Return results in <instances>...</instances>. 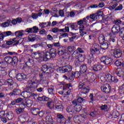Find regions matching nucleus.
Here are the masks:
<instances>
[{
  "label": "nucleus",
  "instance_id": "f257e3e1",
  "mask_svg": "<svg viewBox=\"0 0 124 124\" xmlns=\"http://www.w3.org/2000/svg\"><path fill=\"white\" fill-rule=\"evenodd\" d=\"M37 83L31 80H29L27 82L26 86V91L21 93L22 95L24 98H29V97H33L35 94L32 93L35 92V89L37 88Z\"/></svg>",
  "mask_w": 124,
  "mask_h": 124
},
{
  "label": "nucleus",
  "instance_id": "f03ea898",
  "mask_svg": "<svg viewBox=\"0 0 124 124\" xmlns=\"http://www.w3.org/2000/svg\"><path fill=\"white\" fill-rule=\"evenodd\" d=\"M121 31V27L119 25H114L111 29V31L113 34L110 36L109 43L111 45H115L117 42V37L116 35L119 33Z\"/></svg>",
  "mask_w": 124,
  "mask_h": 124
},
{
  "label": "nucleus",
  "instance_id": "7ed1b4c3",
  "mask_svg": "<svg viewBox=\"0 0 124 124\" xmlns=\"http://www.w3.org/2000/svg\"><path fill=\"white\" fill-rule=\"evenodd\" d=\"M58 71H60L61 73H70L72 71V66L70 65L59 67L57 69Z\"/></svg>",
  "mask_w": 124,
  "mask_h": 124
},
{
  "label": "nucleus",
  "instance_id": "20e7f679",
  "mask_svg": "<svg viewBox=\"0 0 124 124\" xmlns=\"http://www.w3.org/2000/svg\"><path fill=\"white\" fill-rule=\"evenodd\" d=\"M78 89L80 91L81 93L86 94L90 92L89 86H85V84L83 83H80L78 85Z\"/></svg>",
  "mask_w": 124,
  "mask_h": 124
},
{
  "label": "nucleus",
  "instance_id": "39448f33",
  "mask_svg": "<svg viewBox=\"0 0 124 124\" xmlns=\"http://www.w3.org/2000/svg\"><path fill=\"white\" fill-rule=\"evenodd\" d=\"M91 53L92 54H96L99 55L100 51H99V46L96 43L94 44L92 46V48L91 49Z\"/></svg>",
  "mask_w": 124,
  "mask_h": 124
},
{
  "label": "nucleus",
  "instance_id": "423d86ee",
  "mask_svg": "<svg viewBox=\"0 0 124 124\" xmlns=\"http://www.w3.org/2000/svg\"><path fill=\"white\" fill-rule=\"evenodd\" d=\"M101 62L106 65H109L112 63V59L107 56H102L100 59Z\"/></svg>",
  "mask_w": 124,
  "mask_h": 124
},
{
  "label": "nucleus",
  "instance_id": "0eeeda50",
  "mask_svg": "<svg viewBox=\"0 0 124 124\" xmlns=\"http://www.w3.org/2000/svg\"><path fill=\"white\" fill-rule=\"evenodd\" d=\"M101 90L106 93H109L111 92V86L108 84L105 83L101 87Z\"/></svg>",
  "mask_w": 124,
  "mask_h": 124
},
{
  "label": "nucleus",
  "instance_id": "6e6552de",
  "mask_svg": "<svg viewBox=\"0 0 124 124\" xmlns=\"http://www.w3.org/2000/svg\"><path fill=\"white\" fill-rule=\"evenodd\" d=\"M102 14H103L102 12L92 14L90 15V18L93 21H97L99 19V18L102 17Z\"/></svg>",
  "mask_w": 124,
  "mask_h": 124
},
{
  "label": "nucleus",
  "instance_id": "1a4fd4ad",
  "mask_svg": "<svg viewBox=\"0 0 124 124\" xmlns=\"http://www.w3.org/2000/svg\"><path fill=\"white\" fill-rule=\"evenodd\" d=\"M72 103L74 105V108L76 112H78H78L82 110V106L79 104H77L76 100L72 101Z\"/></svg>",
  "mask_w": 124,
  "mask_h": 124
},
{
  "label": "nucleus",
  "instance_id": "9d476101",
  "mask_svg": "<svg viewBox=\"0 0 124 124\" xmlns=\"http://www.w3.org/2000/svg\"><path fill=\"white\" fill-rule=\"evenodd\" d=\"M106 80L109 83H112V82H115L117 83L118 80L117 78H115V77L111 76V75H107L105 77Z\"/></svg>",
  "mask_w": 124,
  "mask_h": 124
},
{
  "label": "nucleus",
  "instance_id": "9b49d317",
  "mask_svg": "<svg viewBox=\"0 0 124 124\" xmlns=\"http://www.w3.org/2000/svg\"><path fill=\"white\" fill-rule=\"evenodd\" d=\"M20 123L22 124H26L29 122V115L27 114H23L19 117Z\"/></svg>",
  "mask_w": 124,
  "mask_h": 124
},
{
  "label": "nucleus",
  "instance_id": "f8f14e48",
  "mask_svg": "<svg viewBox=\"0 0 124 124\" xmlns=\"http://www.w3.org/2000/svg\"><path fill=\"white\" fill-rule=\"evenodd\" d=\"M33 64H34V62L33 60H31L30 59H28V61L26 62V65H27V67L25 68V66H23L24 69H30V68H31L32 66H33Z\"/></svg>",
  "mask_w": 124,
  "mask_h": 124
},
{
  "label": "nucleus",
  "instance_id": "ddd939ff",
  "mask_svg": "<svg viewBox=\"0 0 124 124\" xmlns=\"http://www.w3.org/2000/svg\"><path fill=\"white\" fill-rule=\"evenodd\" d=\"M114 72L119 76V77H124V70L121 68H117L114 70Z\"/></svg>",
  "mask_w": 124,
  "mask_h": 124
},
{
  "label": "nucleus",
  "instance_id": "4468645a",
  "mask_svg": "<svg viewBox=\"0 0 124 124\" xmlns=\"http://www.w3.org/2000/svg\"><path fill=\"white\" fill-rule=\"evenodd\" d=\"M122 54L123 51H122V50L120 49H115L113 52V56L114 58H116L117 59L121 58Z\"/></svg>",
  "mask_w": 124,
  "mask_h": 124
},
{
  "label": "nucleus",
  "instance_id": "2eb2a0df",
  "mask_svg": "<svg viewBox=\"0 0 124 124\" xmlns=\"http://www.w3.org/2000/svg\"><path fill=\"white\" fill-rule=\"evenodd\" d=\"M9 95H20L21 94V90L17 89H15L12 93H9Z\"/></svg>",
  "mask_w": 124,
  "mask_h": 124
},
{
  "label": "nucleus",
  "instance_id": "dca6fc26",
  "mask_svg": "<svg viewBox=\"0 0 124 124\" xmlns=\"http://www.w3.org/2000/svg\"><path fill=\"white\" fill-rule=\"evenodd\" d=\"M120 116V114H119V112L118 111L115 110L113 111L112 113H111L109 114L108 116L109 119H113V118H118Z\"/></svg>",
  "mask_w": 124,
  "mask_h": 124
},
{
  "label": "nucleus",
  "instance_id": "f3484780",
  "mask_svg": "<svg viewBox=\"0 0 124 124\" xmlns=\"http://www.w3.org/2000/svg\"><path fill=\"white\" fill-rule=\"evenodd\" d=\"M42 71L44 73H51L49 70V66L47 64H44L42 66Z\"/></svg>",
  "mask_w": 124,
  "mask_h": 124
},
{
  "label": "nucleus",
  "instance_id": "a211bd4d",
  "mask_svg": "<svg viewBox=\"0 0 124 124\" xmlns=\"http://www.w3.org/2000/svg\"><path fill=\"white\" fill-rule=\"evenodd\" d=\"M16 79L18 81H23V80L27 79V76L24 74H18L16 76Z\"/></svg>",
  "mask_w": 124,
  "mask_h": 124
},
{
  "label": "nucleus",
  "instance_id": "6ab92c4d",
  "mask_svg": "<svg viewBox=\"0 0 124 124\" xmlns=\"http://www.w3.org/2000/svg\"><path fill=\"white\" fill-rule=\"evenodd\" d=\"M49 53H50L51 58L54 59V58H56V56H57V49L54 48H52L50 49Z\"/></svg>",
  "mask_w": 124,
  "mask_h": 124
},
{
  "label": "nucleus",
  "instance_id": "aec40b11",
  "mask_svg": "<svg viewBox=\"0 0 124 124\" xmlns=\"http://www.w3.org/2000/svg\"><path fill=\"white\" fill-rule=\"evenodd\" d=\"M57 118V122L59 124H62V123L64 122V117H63V115L62 114H58Z\"/></svg>",
  "mask_w": 124,
  "mask_h": 124
},
{
  "label": "nucleus",
  "instance_id": "412c9836",
  "mask_svg": "<svg viewBox=\"0 0 124 124\" xmlns=\"http://www.w3.org/2000/svg\"><path fill=\"white\" fill-rule=\"evenodd\" d=\"M79 33L80 36H84V34H87V32L85 31V26L82 25V27H79Z\"/></svg>",
  "mask_w": 124,
  "mask_h": 124
},
{
  "label": "nucleus",
  "instance_id": "4be33fe9",
  "mask_svg": "<svg viewBox=\"0 0 124 124\" xmlns=\"http://www.w3.org/2000/svg\"><path fill=\"white\" fill-rule=\"evenodd\" d=\"M28 71H31L32 74H37V73H38V72L39 71V68H38V67L36 66L33 68H30V69L28 70Z\"/></svg>",
  "mask_w": 124,
  "mask_h": 124
},
{
  "label": "nucleus",
  "instance_id": "5701e85b",
  "mask_svg": "<svg viewBox=\"0 0 124 124\" xmlns=\"http://www.w3.org/2000/svg\"><path fill=\"white\" fill-rule=\"evenodd\" d=\"M11 22L13 25H17L18 23H20L22 22V18L21 17H17L13 19Z\"/></svg>",
  "mask_w": 124,
  "mask_h": 124
},
{
  "label": "nucleus",
  "instance_id": "b1692460",
  "mask_svg": "<svg viewBox=\"0 0 124 124\" xmlns=\"http://www.w3.org/2000/svg\"><path fill=\"white\" fill-rule=\"evenodd\" d=\"M87 67L86 64H82L80 67V73H86L87 72Z\"/></svg>",
  "mask_w": 124,
  "mask_h": 124
},
{
  "label": "nucleus",
  "instance_id": "393cba45",
  "mask_svg": "<svg viewBox=\"0 0 124 124\" xmlns=\"http://www.w3.org/2000/svg\"><path fill=\"white\" fill-rule=\"evenodd\" d=\"M78 25L80 26V27H82V26H85L87 24V19L86 18H84L83 20H80L77 22Z\"/></svg>",
  "mask_w": 124,
  "mask_h": 124
},
{
  "label": "nucleus",
  "instance_id": "a878e982",
  "mask_svg": "<svg viewBox=\"0 0 124 124\" xmlns=\"http://www.w3.org/2000/svg\"><path fill=\"white\" fill-rule=\"evenodd\" d=\"M102 65L101 64H98L97 65H94L93 67V70L94 71H99L102 69Z\"/></svg>",
  "mask_w": 124,
  "mask_h": 124
},
{
  "label": "nucleus",
  "instance_id": "bb28decb",
  "mask_svg": "<svg viewBox=\"0 0 124 124\" xmlns=\"http://www.w3.org/2000/svg\"><path fill=\"white\" fill-rule=\"evenodd\" d=\"M72 58L79 59L82 57V54H80L77 51H75L72 54Z\"/></svg>",
  "mask_w": 124,
  "mask_h": 124
},
{
  "label": "nucleus",
  "instance_id": "cd10ccee",
  "mask_svg": "<svg viewBox=\"0 0 124 124\" xmlns=\"http://www.w3.org/2000/svg\"><path fill=\"white\" fill-rule=\"evenodd\" d=\"M93 73H88L87 74H84L83 77H82V78H83L85 80H89L91 79V76H92Z\"/></svg>",
  "mask_w": 124,
  "mask_h": 124
},
{
  "label": "nucleus",
  "instance_id": "c85d7f7f",
  "mask_svg": "<svg viewBox=\"0 0 124 124\" xmlns=\"http://www.w3.org/2000/svg\"><path fill=\"white\" fill-rule=\"evenodd\" d=\"M13 117H14V113H13L12 111H10L7 113L6 118L8 119V120H12Z\"/></svg>",
  "mask_w": 124,
  "mask_h": 124
},
{
  "label": "nucleus",
  "instance_id": "c756f323",
  "mask_svg": "<svg viewBox=\"0 0 124 124\" xmlns=\"http://www.w3.org/2000/svg\"><path fill=\"white\" fill-rule=\"evenodd\" d=\"M25 105L27 107L30 108L31 107V106L33 104V101L31 100H27L25 102Z\"/></svg>",
  "mask_w": 124,
  "mask_h": 124
},
{
  "label": "nucleus",
  "instance_id": "7c9ffc66",
  "mask_svg": "<svg viewBox=\"0 0 124 124\" xmlns=\"http://www.w3.org/2000/svg\"><path fill=\"white\" fill-rule=\"evenodd\" d=\"M98 40L100 44L104 43L105 41V37H104L103 34H101L98 37Z\"/></svg>",
  "mask_w": 124,
  "mask_h": 124
},
{
  "label": "nucleus",
  "instance_id": "2f4dec72",
  "mask_svg": "<svg viewBox=\"0 0 124 124\" xmlns=\"http://www.w3.org/2000/svg\"><path fill=\"white\" fill-rule=\"evenodd\" d=\"M11 23V19H7V21L1 24L2 27L4 28H6V27H9V25Z\"/></svg>",
  "mask_w": 124,
  "mask_h": 124
},
{
  "label": "nucleus",
  "instance_id": "473e14b6",
  "mask_svg": "<svg viewBox=\"0 0 124 124\" xmlns=\"http://www.w3.org/2000/svg\"><path fill=\"white\" fill-rule=\"evenodd\" d=\"M108 43L105 42V43L101 44L100 48L102 50H106L107 49H108Z\"/></svg>",
  "mask_w": 124,
  "mask_h": 124
},
{
  "label": "nucleus",
  "instance_id": "72a5a7b5",
  "mask_svg": "<svg viewBox=\"0 0 124 124\" xmlns=\"http://www.w3.org/2000/svg\"><path fill=\"white\" fill-rule=\"evenodd\" d=\"M46 105L49 109H54L55 108V104H54V103L52 101H49L46 103Z\"/></svg>",
  "mask_w": 124,
  "mask_h": 124
},
{
  "label": "nucleus",
  "instance_id": "f704fd0d",
  "mask_svg": "<svg viewBox=\"0 0 124 124\" xmlns=\"http://www.w3.org/2000/svg\"><path fill=\"white\" fill-rule=\"evenodd\" d=\"M12 57L10 56H6L4 58V61L6 62H7V63L10 64L12 62Z\"/></svg>",
  "mask_w": 124,
  "mask_h": 124
},
{
  "label": "nucleus",
  "instance_id": "c9c22d12",
  "mask_svg": "<svg viewBox=\"0 0 124 124\" xmlns=\"http://www.w3.org/2000/svg\"><path fill=\"white\" fill-rule=\"evenodd\" d=\"M35 39H36V38H35V36L34 35L31 34L29 35L28 36L29 41L33 42V41H35Z\"/></svg>",
  "mask_w": 124,
  "mask_h": 124
},
{
  "label": "nucleus",
  "instance_id": "e433bc0d",
  "mask_svg": "<svg viewBox=\"0 0 124 124\" xmlns=\"http://www.w3.org/2000/svg\"><path fill=\"white\" fill-rule=\"evenodd\" d=\"M17 62H18V60L16 57H13L12 60V63L13 66H16L17 65Z\"/></svg>",
  "mask_w": 124,
  "mask_h": 124
},
{
  "label": "nucleus",
  "instance_id": "4c0bfd02",
  "mask_svg": "<svg viewBox=\"0 0 124 124\" xmlns=\"http://www.w3.org/2000/svg\"><path fill=\"white\" fill-rule=\"evenodd\" d=\"M38 100H40V101H48L49 98L45 96H43L42 97L39 96L38 97Z\"/></svg>",
  "mask_w": 124,
  "mask_h": 124
},
{
  "label": "nucleus",
  "instance_id": "58836bf2",
  "mask_svg": "<svg viewBox=\"0 0 124 124\" xmlns=\"http://www.w3.org/2000/svg\"><path fill=\"white\" fill-rule=\"evenodd\" d=\"M122 63H123V60H122V59L117 60L115 62V65L116 66H122Z\"/></svg>",
  "mask_w": 124,
  "mask_h": 124
},
{
  "label": "nucleus",
  "instance_id": "ea45409f",
  "mask_svg": "<svg viewBox=\"0 0 124 124\" xmlns=\"http://www.w3.org/2000/svg\"><path fill=\"white\" fill-rule=\"evenodd\" d=\"M39 112V109L38 108H33L31 110V113L32 114V115H34L35 116H36L37 114H38Z\"/></svg>",
  "mask_w": 124,
  "mask_h": 124
},
{
  "label": "nucleus",
  "instance_id": "a19ab883",
  "mask_svg": "<svg viewBox=\"0 0 124 124\" xmlns=\"http://www.w3.org/2000/svg\"><path fill=\"white\" fill-rule=\"evenodd\" d=\"M76 101L77 104H79V103H82L83 102H84V101H85V99L81 97H79L78 98L77 100H76Z\"/></svg>",
  "mask_w": 124,
  "mask_h": 124
},
{
  "label": "nucleus",
  "instance_id": "79ce46f5",
  "mask_svg": "<svg viewBox=\"0 0 124 124\" xmlns=\"http://www.w3.org/2000/svg\"><path fill=\"white\" fill-rule=\"evenodd\" d=\"M93 54H91V55H89L88 62L90 64H91V63H92V62H93Z\"/></svg>",
  "mask_w": 124,
  "mask_h": 124
},
{
  "label": "nucleus",
  "instance_id": "37998d69",
  "mask_svg": "<svg viewBox=\"0 0 124 124\" xmlns=\"http://www.w3.org/2000/svg\"><path fill=\"white\" fill-rule=\"evenodd\" d=\"M16 112L17 115H20V114L24 113V110L21 108H18L16 109Z\"/></svg>",
  "mask_w": 124,
  "mask_h": 124
},
{
  "label": "nucleus",
  "instance_id": "c03bdc74",
  "mask_svg": "<svg viewBox=\"0 0 124 124\" xmlns=\"http://www.w3.org/2000/svg\"><path fill=\"white\" fill-rule=\"evenodd\" d=\"M52 32L54 33H58V32H62V29H59L58 28H54L52 30Z\"/></svg>",
  "mask_w": 124,
  "mask_h": 124
},
{
  "label": "nucleus",
  "instance_id": "a18cd8bd",
  "mask_svg": "<svg viewBox=\"0 0 124 124\" xmlns=\"http://www.w3.org/2000/svg\"><path fill=\"white\" fill-rule=\"evenodd\" d=\"M67 50L70 53H72L75 50V47L73 46H69L67 47Z\"/></svg>",
  "mask_w": 124,
  "mask_h": 124
},
{
  "label": "nucleus",
  "instance_id": "49530a36",
  "mask_svg": "<svg viewBox=\"0 0 124 124\" xmlns=\"http://www.w3.org/2000/svg\"><path fill=\"white\" fill-rule=\"evenodd\" d=\"M32 56L35 59H39V58H40V54L37 52H34L32 53Z\"/></svg>",
  "mask_w": 124,
  "mask_h": 124
},
{
  "label": "nucleus",
  "instance_id": "de8ad7c7",
  "mask_svg": "<svg viewBox=\"0 0 124 124\" xmlns=\"http://www.w3.org/2000/svg\"><path fill=\"white\" fill-rule=\"evenodd\" d=\"M51 14L52 15H54V14H57L58 12H59V10H58L56 8H53L51 9V10L50 11Z\"/></svg>",
  "mask_w": 124,
  "mask_h": 124
},
{
  "label": "nucleus",
  "instance_id": "09e8293b",
  "mask_svg": "<svg viewBox=\"0 0 124 124\" xmlns=\"http://www.w3.org/2000/svg\"><path fill=\"white\" fill-rule=\"evenodd\" d=\"M47 66H48V69L50 73H53V72H54V70L53 69V64L49 63L47 65Z\"/></svg>",
  "mask_w": 124,
  "mask_h": 124
},
{
  "label": "nucleus",
  "instance_id": "8fccbe9b",
  "mask_svg": "<svg viewBox=\"0 0 124 124\" xmlns=\"http://www.w3.org/2000/svg\"><path fill=\"white\" fill-rule=\"evenodd\" d=\"M7 83L8 84V86H13L14 84V81L12 79H8Z\"/></svg>",
  "mask_w": 124,
  "mask_h": 124
},
{
  "label": "nucleus",
  "instance_id": "3c124183",
  "mask_svg": "<svg viewBox=\"0 0 124 124\" xmlns=\"http://www.w3.org/2000/svg\"><path fill=\"white\" fill-rule=\"evenodd\" d=\"M73 107L72 106H69L67 108V111L68 113H73Z\"/></svg>",
  "mask_w": 124,
  "mask_h": 124
},
{
  "label": "nucleus",
  "instance_id": "603ef678",
  "mask_svg": "<svg viewBox=\"0 0 124 124\" xmlns=\"http://www.w3.org/2000/svg\"><path fill=\"white\" fill-rule=\"evenodd\" d=\"M7 66V63L6 62H0V67H2V68H5Z\"/></svg>",
  "mask_w": 124,
  "mask_h": 124
},
{
  "label": "nucleus",
  "instance_id": "864d4df0",
  "mask_svg": "<svg viewBox=\"0 0 124 124\" xmlns=\"http://www.w3.org/2000/svg\"><path fill=\"white\" fill-rule=\"evenodd\" d=\"M52 120H53L52 116H51L50 114H48L46 117V123H47V122H49L50 121H52Z\"/></svg>",
  "mask_w": 124,
  "mask_h": 124
},
{
  "label": "nucleus",
  "instance_id": "5fc2aeb1",
  "mask_svg": "<svg viewBox=\"0 0 124 124\" xmlns=\"http://www.w3.org/2000/svg\"><path fill=\"white\" fill-rule=\"evenodd\" d=\"M39 47H42L43 48H47V43L46 42H42L41 43H39Z\"/></svg>",
  "mask_w": 124,
  "mask_h": 124
},
{
  "label": "nucleus",
  "instance_id": "6e6d98bb",
  "mask_svg": "<svg viewBox=\"0 0 124 124\" xmlns=\"http://www.w3.org/2000/svg\"><path fill=\"white\" fill-rule=\"evenodd\" d=\"M73 73L75 76V78H80V77H81L79 72H73Z\"/></svg>",
  "mask_w": 124,
  "mask_h": 124
},
{
  "label": "nucleus",
  "instance_id": "4d7b16f0",
  "mask_svg": "<svg viewBox=\"0 0 124 124\" xmlns=\"http://www.w3.org/2000/svg\"><path fill=\"white\" fill-rule=\"evenodd\" d=\"M120 36L123 37L124 36V27L122 28L119 31Z\"/></svg>",
  "mask_w": 124,
  "mask_h": 124
},
{
  "label": "nucleus",
  "instance_id": "13d9d810",
  "mask_svg": "<svg viewBox=\"0 0 124 124\" xmlns=\"http://www.w3.org/2000/svg\"><path fill=\"white\" fill-rule=\"evenodd\" d=\"M45 57L46 59H48V60L52 58L50 52H46L45 54Z\"/></svg>",
  "mask_w": 124,
  "mask_h": 124
},
{
  "label": "nucleus",
  "instance_id": "bf43d9fd",
  "mask_svg": "<svg viewBox=\"0 0 124 124\" xmlns=\"http://www.w3.org/2000/svg\"><path fill=\"white\" fill-rule=\"evenodd\" d=\"M15 34L17 37H20V36H23V33H22V32H20V31H16L15 33Z\"/></svg>",
  "mask_w": 124,
  "mask_h": 124
},
{
  "label": "nucleus",
  "instance_id": "052dcab7",
  "mask_svg": "<svg viewBox=\"0 0 124 124\" xmlns=\"http://www.w3.org/2000/svg\"><path fill=\"white\" fill-rule=\"evenodd\" d=\"M95 79H96L95 75L93 74V75L91 77V78L89 79V81L90 82H93L95 81Z\"/></svg>",
  "mask_w": 124,
  "mask_h": 124
},
{
  "label": "nucleus",
  "instance_id": "680f3d73",
  "mask_svg": "<svg viewBox=\"0 0 124 124\" xmlns=\"http://www.w3.org/2000/svg\"><path fill=\"white\" fill-rule=\"evenodd\" d=\"M64 53H65V50L61 49L58 51V55H59V56H63Z\"/></svg>",
  "mask_w": 124,
  "mask_h": 124
},
{
  "label": "nucleus",
  "instance_id": "e2e57ef3",
  "mask_svg": "<svg viewBox=\"0 0 124 124\" xmlns=\"http://www.w3.org/2000/svg\"><path fill=\"white\" fill-rule=\"evenodd\" d=\"M26 103H22L20 105V107L19 108H21L22 110H25V108H26Z\"/></svg>",
  "mask_w": 124,
  "mask_h": 124
},
{
  "label": "nucleus",
  "instance_id": "0e129e2a",
  "mask_svg": "<svg viewBox=\"0 0 124 124\" xmlns=\"http://www.w3.org/2000/svg\"><path fill=\"white\" fill-rule=\"evenodd\" d=\"M32 31L34 33H36V32H38V28L36 27V26L33 27Z\"/></svg>",
  "mask_w": 124,
  "mask_h": 124
},
{
  "label": "nucleus",
  "instance_id": "69168bd1",
  "mask_svg": "<svg viewBox=\"0 0 124 124\" xmlns=\"http://www.w3.org/2000/svg\"><path fill=\"white\" fill-rule=\"evenodd\" d=\"M69 80H70V81H73V80L75 79V77L74 76V74H73V72L72 73L71 76H69Z\"/></svg>",
  "mask_w": 124,
  "mask_h": 124
},
{
  "label": "nucleus",
  "instance_id": "338daca9",
  "mask_svg": "<svg viewBox=\"0 0 124 124\" xmlns=\"http://www.w3.org/2000/svg\"><path fill=\"white\" fill-rule=\"evenodd\" d=\"M6 35H4V32H2L1 33H0V40H3L4 37H6Z\"/></svg>",
  "mask_w": 124,
  "mask_h": 124
},
{
  "label": "nucleus",
  "instance_id": "774afa93",
  "mask_svg": "<svg viewBox=\"0 0 124 124\" xmlns=\"http://www.w3.org/2000/svg\"><path fill=\"white\" fill-rule=\"evenodd\" d=\"M55 108L58 110H62V109H63V107L62 105H56Z\"/></svg>",
  "mask_w": 124,
  "mask_h": 124
}]
</instances>
